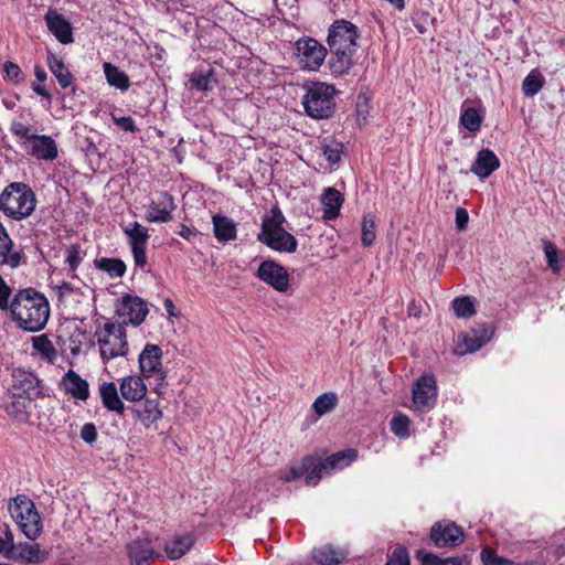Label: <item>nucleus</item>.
Listing matches in <instances>:
<instances>
[{
  "instance_id": "53",
  "label": "nucleus",
  "mask_w": 565,
  "mask_h": 565,
  "mask_svg": "<svg viewBox=\"0 0 565 565\" xmlns=\"http://www.w3.org/2000/svg\"><path fill=\"white\" fill-rule=\"evenodd\" d=\"M544 253L548 263V266L556 271L557 266V253L554 244L550 241H544Z\"/></svg>"
},
{
  "instance_id": "26",
  "label": "nucleus",
  "mask_w": 565,
  "mask_h": 565,
  "mask_svg": "<svg viewBox=\"0 0 565 565\" xmlns=\"http://www.w3.org/2000/svg\"><path fill=\"white\" fill-rule=\"evenodd\" d=\"M343 203L342 194L334 188H327L321 194V204L323 205V217L326 220L335 218Z\"/></svg>"
},
{
  "instance_id": "55",
  "label": "nucleus",
  "mask_w": 565,
  "mask_h": 565,
  "mask_svg": "<svg viewBox=\"0 0 565 565\" xmlns=\"http://www.w3.org/2000/svg\"><path fill=\"white\" fill-rule=\"evenodd\" d=\"M81 438L87 444H93L97 439L95 425L92 423L85 424L81 429Z\"/></svg>"
},
{
  "instance_id": "48",
  "label": "nucleus",
  "mask_w": 565,
  "mask_h": 565,
  "mask_svg": "<svg viewBox=\"0 0 565 565\" xmlns=\"http://www.w3.org/2000/svg\"><path fill=\"white\" fill-rule=\"evenodd\" d=\"M490 338H482L478 335H463V345L465 348L460 350V354H465L467 352H475L479 350L482 345H484Z\"/></svg>"
},
{
  "instance_id": "35",
  "label": "nucleus",
  "mask_w": 565,
  "mask_h": 565,
  "mask_svg": "<svg viewBox=\"0 0 565 565\" xmlns=\"http://www.w3.org/2000/svg\"><path fill=\"white\" fill-rule=\"evenodd\" d=\"M104 72L107 78V82L110 86H114L119 89H128L130 86L129 78L127 74L120 71L117 66H114L110 63L104 64Z\"/></svg>"
},
{
  "instance_id": "61",
  "label": "nucleus",
  "mask_w": 565,
  "mask_h": 565,
  "mask_svg": "<svg viewBox=\"0 0 565 565\" xmlns=\"http://www.w3.org/2000/svg\"><path fill=\"white\" fill-rule=\"evenodd\" d=\"M420 313L419 307L413 301L408 307V315L418 318Z\"/></svg>"
},
{
  "instance_id": "3",
  "label": "nucleus",
  "mask_w": 565,
  "mask_h": 565,
  "mask_svg": "<svg viewBox=\"0 0 565 565\" xmlns=\"http://www.w3.org/2000/svg\"><path fill=\"white\" fill-rule=\"evenodd\" d=\"M36 205L32 189L22 182H13L0 194V210L13 220H23L32 214Z\"/></svg>"
},
{
  "instance_id": "60",
  "label": "nucleus",
  "mask_w": 565,
  "mask_h": 565,
  "mask_svg": "<svg viewBox=\"0 0 565 565\" xmlns=\"http://www.w3.org/2000/svg\"><path fill=\"white\" fill-rule=\"evenodd\" d=\"M32 88H33V90H34L38 95H40V96H42V97H45V98H50V94H49V92H47L43 86L38 85V84H33Z\"/></svg>"
},
{
  "instance_id": "36",
  "label": "nucleus",
  "mask_w": 565,
  "mask_h": 565,
  "mask_svg": "<svg viewBox=\"0 0 565 565\" xmlns=\"http://www.w3.org/2000/svg\"><path fill=\"white\" fill-rule=\"evenodd\" d=\"M545 83L544 76L537 70H532L522 83V92L526 97L535 96Z\"/></svg>"
},
{
  "instance_id": "52",
  "label": "nucleus",
  "mask_w": 565,
  "mask_h": 565,
  "mask_svg": "<svg viewBox=\"0 0 565 565\" xmlns=\"http://www.w3.org/2000/svg\"><path fill=\"white\" fill-rule=\"evenodd\" d=\"M14 545L15 543L11 532H6L4 536L0 535V553H2L4 557L11 558Z\"/></svg>"
},
{
  "instance_id": "62",
  "label": "nucleus",
  "mask_w": 565,
  "mask_h": 565,
  "mask_svg": "<svg viewBox=\"0 0 565 565\" xmlns=\"http://www.w3.org/2000/svg\"><path fill=\"white\" fill-rule=\"evenodd\" d=\"M34 74H35V77L38 78V81H40V82H44L46 79L45 71L39 66L35 67Z\"/></svg>"
},
{
  "instance_id": "28",
  "label": "nucleus",
  "mask_w": 565,
  "mask_h": 565,
  "mask_svg": "<svg viewBox=\"0 0 565 565\" xmlns=\"http://www.w3.org/2000/svg\"><path fill=\"white\" fill-rule=\"evenodd\" d=\"M134 412L137 418L147 428L154 424L162 416L159 404L153 399H146L143 403L135 407Z\"/></svg>"
},
{
  "instance_id": "30",
  "label": "nucleus",
  "mask_w": 565,
  "mask_h": 565,
  "mask_svg": "<svg viewBox=\"0 0 565 565\" xmlns=\"http://www.w3.org/2000/svg\"><path fill=\"white\" fill-rule=\"evenodd\" d=\"M13 387L17 395H26L29 399H32L40 394L39 380L30 373L15 375Z\"/></svg>"
},
{
  "instance_id": "31",
  "label": "nucleus",
  "mask_w": 565,
  "mask_h": 565,
  "mask_svg": "<svg viewBox=\"0 0 565 565\" xmlns=\"http://www.w3.org/2000/svg\"><path fill=\"white\" fill-rule=\"evenodd\" d=\"M45 22L53 35H72L71 22L57 10L50 9L45 14Z\"/></svg>"
},
{
  "instance_id": "40",
  "label": "nucleus",
  "mask_w": 565,
  "mask_h": 565,
  "mask_svg": "<svg viewBox=\"0 0 565 565\" xmlns=\"http://www.w3.org/2000/svg\"><path fill=\"white\" fill-rule=\"evenodd\" d=\"M452 309L459 318H470L476 313L475 303L468 296L455 298Z\"/></svg>"
},
{
  "instance_id": "16",
  "label": "nucleus",
  "mask_w": 565,
  "mask_h": 565,
  "mask_svg": "<svg viewBox=\"0 0 565 565\" xmlns=\"http://www.w3.org/2000/svg\"><path fill=\"white\" fill-rule=\"evenodd\" d=\"M118 312L122 317H127L128 321L134 326H139L143 322L147 313V303L139 297L125 296L118 308Z\"/></svg>"
},
{
  "instance_id": "37",
  "label": "nucleus",
  "mask_w": 565,
  "mask_h": 565,
  "mask_svg": "<svg viewBox=\"0 0 565 565\" xmlns=\"http://www.w3.org/2000/svg\"><path fill=\"white\" fill-rule=\"evenodd\" d=\"M95 266L114 278L124 276L126 271L125 263L118 258L103 257L95 260Z\"/></svg>"
},
{
  "instance_id": "51",
  "label": "nucleus",
  "mask_w": 565,
  "mask_h": 565,
  "mask_svg": "<svg viewBox=\"0 0 565 565\" xmlns=\"http://www.w3.org/2000/svg\"><path fill=\"white\" fill-rule=\"evenodd\" d=\"M4 79L18 84L23 81L20 66L13 62H6L3 65Z\"/></svg>"
},
{
  "instance_id": "21",
  "label": "nucleus",
  "mask_w": 565,
  "mask_h": 565,
  "mask_svg": "<svg viewBox=\"0 0 565 565\" xmlns=\"http://www.w3.org/2000/svg\"><path fill=\"white\" fill-rule=\"evenodd\" d=\"M49 557V553L40 548V545L34 543H18L14 545L11 554V559L25 561L28 563H41Z\"/></svg>"
},
{
  "instance_id": "32",
  "label": "nucleus",
  "mask_w": 565,
  "mask_h": 565,
  "mask_svg": "<svg viewBox=\"0 0 565 565\" xmlns=\"http://www.w3.org/2000/svg\"><path fill=\"white\" fill-rule=\"evenodd\" d=\"M47 66L53 75L56 77L58 84L66 88L72 84L73 76L63 61L54 55L51 51L47 52Z\"/></svg>"
},
{
  "instance_id": "13",
  "label": "nucleus",
  "mask_w": 565,
  "mask_h": 565,
  "mask_svg": "<svg viewBox=\"0 0 565 565\" xmlns=\"http://www.w3.org/2000/svg\"><path fill=\"white\" fill-rule=\"evenodd\" d=\"M124 233L129 238L136 266L145 267L147 264L146 248L149 239L148 228L139 222H132L124 228Z\"/></svg>"
},
{
  "instance_id": "42",
  "label": "nucleus",
  "mask_w": 565,
  "mask_h": 565,
  "mask_svg": "<svg viewBox=\"0 0 565 565\" xmlns=\"http://www.w3.org/2000/svg\"><path fill=\"white\" fill-rule=\"evenodd\" d=\"M375 216L367 214L362 221V244L364 246H371L375 241Z\"/></svg>"
},
{
  "instance_id": "38",
  "label": "nucleus",
  "mask_w": 565,
  "mask_h": 565,
  "mask_svg": "<svg viewBox=\"0 0 565 565\" xmlns=\"http://www.w3.org/2000/svg\"><path fill=\"white\" fill-rule=\"evenodd\" d=\"M313 466V458L312 457H306L302 459L301 463L298 466H291L287 470H284L279 475V479L284 482H289L292 480L300 479L302 476H305L309 469Z\"/></svg>"
},
{
  "instance_id": "47",
  "label": "nucleus",
  "mask_w": 565,
  "mask_h": 565,
  "mask_svg": "<svg viewBox=\"0 0 565 565\" xmlns=\"http://www.w3.org/2000/svg\"><path fill=\"white\" fill-rule=\"evenodd\" d=\"M385 565H411L409 554L404 545H398L388 555V559Z\"/></svg>"
},
{
  "instance_id": "58",
  "label": "nucleus",
  "mask_w": 565,
  "mask_h": 565,
  "mask_svg": "<svg viewBox=\"0 0 565 565\" xmlns=\"http://www.w3.org/2000/svg\"><path fill=\"white\" fill-rule=\"evenodd\" d=\"M469 222V214L463 207L456 210V226L459 231L466 230Z\"/></svg>"
},
{
  "instance_id": "9",
  "label": "nucleus",
  "mask_w": 565,
  "mask_h": 565,
  "mask_svg": "<svg viewBox=\"0 0 565 565\" xmlns=\"http://www.w3.org/2000/svg\"><path fill=\"white\" fill-rule=\"evenodd\" d=\"M299 63L310 71L317 70L324 61L327 50L316 38H299L296 42Z\"/></svg>"
},
{
  "instance_id": "24",
  "label": "nucleus",
  "mask_w": 565,
  "mask_h": 565,
  "mask_svg": "<svg viewBox=\"0 0 565 565\" xmlns=\"http://www.w3.org/2000/svg\"><path fill=\"white\" fill-rule=\"evenodd\" d=\"M347 556L342 548H337L333 545L326 544L312 550V558L319 565H338Z\"/></svg>"
},
{
  "instance_id": "59",
  "label": "nucleus",
  "mask_w": 565,
  "mask_h": 565,
  "mask_svg": "<svg viewBox=\"0 0 565 565\" xmlns=\"http://www.w3.org/2000/svg\"><path fill=\"white\" fill-rule=\"evenodd\" d=\"M180 230L178 231V234L185 238V239H190L191 236H193L195 234L194 230L184 225V224H180Z\"/></svg>"
},
{
  "instance_id": "45",
  "label": "nucleus",
  "mask_w": 565,
  "mask_h": 565,
  "mask_svg": "<svg viewBox=\"0 0 565 565\" xmlns=\"http://www.w3.org/2000/svg\"><path fill=\"white\" fill-rule=\"evenodd\" d=\"M10 131L18 138L25 139L28 142H31L36 134L33 132V129L30 125L23 124L18 120H13L10 125Z\"/></svg>"
},
{
  "instance_id": "7",
  "label": "nucleus",
  "mask_w": 565,
  "mask_h": 565,
  "mask_svg": "<svg viewBox=\"0 0 565 565\" xmlns=\"http://www.w3.org/2000/svg\"><path fill=\"white\" fill-rule=\"evenodd\" d=\"M332 53L330 66L337 74L348 73L353 65V55L356 52L355 38H327Z\"/></svg>"
},
{
  "instance_id": "18",
  "label": "nucleus",
  "mask_w": 565,
  "mask_h": 565,
  "mask_svg": "<svg viewBox=\"0 0 565 565\" xmlns=\"http://www.w3.org/2000/svg\"><path fill=\"white\" fill-rule=\"evenodd\" d=\"M499 167L500 160L497 154L492 150L486 148L481 149L477 153L476 160L473 161L470 170L480 179H486Z\"/></svg>"
},
{
  "instance_id": "23",
  "label": "nucleus",
  "mask_w": 565,
  "mask_h": 565,
  "mask_svg": "<svg viewBox=\"0 0 565 565\" xmlns=\"http://www.w3.org/2000/svg\"><path fill=\"white\" fill-rule=\"evenodd\" d=\"M99 394L105 408L122 415L125 405L119 397L117 386L114 382H104L99 386Z\"/></svg>"
},
{
  "instance_id": "34",
  "label": "nucleus",
  "mask_w": 565,
  "mask_h": 565,
  "mask_svg": "<svg viewBox=\"0 0 565 565\" xmlns=\"http://www.w3.org/2000/svg\"><path fill=\"white\" fill-rule=\"evenodd\" d=\"M33 349L41 354L43 359L49 361L50 363H54L57 358V351L53 344V342L49 339L46 334H41L32 338Z\"/></svg>"
},
{
  "instance_id": "46",
  "label": "nucleus",
  "mask_w": 565,
  "mask_h": 565,
  "mask_svg": "<svg viewBox=\"0 0 565 565\" xmlns=\"http://www.w3.org/2000/svg\"><path fill=\"white\" fill-rule=\"evenodd\" d=\"M356 26L347 20H335L329 28L328 35H356Z\"/></svg>"
},
{
  "instance_id": "50",
  "label": "nucleus",
  "mask_w": 565,
  "mask_h": 565,
  "mask_svg": "<svg viewBox=\"0 0 565 565\" xmlns=\"http://www.w3.org/2000/svg\"><path fill=\"white\" fill-rule=\"evenodd\" d=\"M84 255L85 253L78 245H71L66 249V263L68 264L71 270H75L78 267L83 260Z\"/></svg>"
},
{
  "instance_id": "63",
  "label": "nucleus",
  "mask_w": 565,
  "mask_h": 565,
  "mask_svg": "<svg viewBox=\"0 0 565 565\" xmlns=\"http://www.w3.org/2000/svg\"><path fill=\"white\" fill-rule=\"evenodd\" d=\"M554 555L557 559L562 558L565 556V544H561L558 545L555 550H554Z\"/></svg>"
},
{
  "instance_id": "6",
  "label": "nucleus",
  "mask_w": 565,
  "mask_h": 565,
  "mask_svg": "<svg viewBox=\"0 0 565 565\" xmlns=\"http://www.w3.org/2000/svg\"><path fill=\"white\" fill-rule=\"evenodd\" d=\"M99 352L103 361L124 356L128 351L126 339V329L122 324L107 322L104 328L97 332Z\"/></svg>"
},
{
  "instance_id": "33",
  "label": "nucleus",
  "mask_w": 565,
  "mask_h": 565,
  "mask_svg": "<svg viewBox=\"0 0 565 565\" xmlns=\"http://www.w3.org/2000/svg\"><path fill=\"white\" fill-rule=\"evenodd\" d=\"M194 540L190 534L175 536L166 543V553L170 559L182 557L193 545Z\"/></svg>"
},
{
  "instance_id": "54",
  "label": "nucleus",
  "mask_w": 565,
  "mask_h": 565,
  "mask_svg": "<svg viewBox=\"0 0 565 565\" xmlns=\"http://www.w3.org/2000/svg\"><path fill=\"white\" fill-rule=\"evenodd\" d=\"M11 292H12L11 288L0 276V309L1 310H8L9 303H10L9 298L11 296Z\"/></svg>"
},
{
  "instance_id": "27",
  "label": "nucleus",
  "mask_w": 565,
  "mask_h": 565,
  "mask_svg": "<svg viewBox=\"0 0 565 565\" xmlns=\"http://www.w3.org/2000/svg\"><path fill=\"white\" fill-rule=\"evenodd\" d=\"M128 555L132 565H142L154 556L148 540H135L128 545Z\"/></svg>"
},
{
  "instance_id": "1",
  "label": "nucleus",
  "mask_w": 565,
  "mask_h": 565,
  "mask_svg": "<svg viewBox=\"0 0 565 565\" xmlns=\"http://www.w3.org/2000/svg\"><path fill=\"white\" fill-rule=\"evenodd\" d=\"M8 309L18 327L29 332L42 330L50 318L49 300L33 288L19 290Z\"/></svg>"
},
{
  "instance_id": "11",
  "label": "nucleus",
  "mask_w": 565,
  "mask_h": 565,
  "mask_svg": "<svg viewBox=\"0 0 565 565\" xmlns=\"http://www.w3.org/2000/svg\"><path fill=\"white\" fill-rule=\"evenodd\" d=\"M412 394L413 403L417 411H430L434 407L437 398V386L434 375H422L414 384Z\"/></svg>"
},
{
  "instance_id": "12",
  "label": "nucleus",
  "mask_w": 565,
  "mask_h": 565,
  "mask_svg": "<svg viewBox=\"0 0 565 565\" xmlns=\"http://www.w3.org/2000/svg\"><path fill=\"white\" fill-rule=\"evenodd\" d=\"M256 276L279 292L289 288L287 269L275 260L267 259L259 265Z\"/></svg>"
},
{
  "instance_id": "14",
  "label": "nucleus",
  "mask_w": 565,
  "mask_h": 565,
  "mask_svg": "<svg viewBox=\"0 0 565 565\" xmlns=\"http://www.w3.org/2000/svg\"><path fill=\"white\" fill-rule=\"evenodd\" d=\"M430 539L437 547H455L462 543L463 531L452 522H437L430 529Z\"/></svg>"
},
{
  "instance_id": "64",
  "label": "nucleus",
  "mask_w": 565,
  "mask_h": 565,
  "mask_svg": "<svg viewBox=\"0 0 565 565\" xmlns=\"http://www.w3.org/2000/svg\"><path fill=\"white\" fill-rule=\"evenodd\" d=\"M20 403H15L13 402L10 406L7 407V412L10 414V415H14V416H18V406H19Z\"/></svg>"
},
{
  "instance_id": "8",
  "label": "nucleus",
  "mask_w": 565,
  "mask_h": 565,
  "mask_svg": "<svg viewBox=\"0 0 565 565\" xmlns=\"http://www.w3.org/2000/svg\"><path fill=\"white\" fill-rule=\"evenodd\" d=\"M355 457V450L350 449L347 451H338L319 462H316L313 459V466L306 476V484L316 486L322 477L329 475L334 469H343L353 461Z\"/></svg>"
},
{
  "instance_id": "56",
  "label": "nucleus",
  "mask_w": 565,
  "mask_h": 565,
  "mask_svg": "<svg viewBox=\"0 0 565 565\" xmlns=\"http://www.w3.org/2000/svg\"><path fill=\"white\" fill-rule=\"evenodd\" d=\"M191 83L196 89L202 90V92L207 90L210 88L209 75H204V74L194 75L191 78Z\"/></svg>"
},
{
  "instance_id": "10",
  "label": "nucleus",
  "mask_w": 565,
  "mask_h": 565,
  "mask_svg": "<svg viewBox=\"0 0 565 565\" xmlns=\"http://www.w3.org/2000/svg\"><path fill=\"white\" fill-rule=\"evenodd\" d=\"M162 350L157 344H146L139 354V367L145 377L156 376L157 385L166 383V373L161 367Z\"/></svg>"
},
{
  "instance_id": "20",
  "label": "nucleus",
  "mask_w": 565,
  "mask_h": 565,
  "mask_svg": "<svg viewBox=\"0 0 565 565\" xmlns=\"http://www.w3.org/2000/svg\"><path fill=\"white\" fill-rule=\"evenodd\" d=\"M62 385L66 393L73 397L86 401L89 396L88 382L82 379L75 371L68 370L62 379Z\"/></svg>"
},
{
  "instance_id": "44",
  "label": "nucleus",
  "mask_w": 565,
  "mask_h": 565,
  "mask_svg": "<svg viewBox=\"0 0 565 565\" xmlns=\"http://www.w3.org/2000/svg\"><path fill=\"white\" fill-rule=\"evenodd\" d=\"M343 145L335 140L323 142L322 150L327 160L331 164H337L341 161Z\"/></svg>"
},
{
  "instance_id": "4",
  "label": "nucleus",
  "mask_w": 565,
  "mask_h": 565,
  "mask_svg": "<svg viewBox=\"0 0 565 565\" xmlns=\"http://www.w3.org/2000/svg\"><path fill=\"white\" fill-rule=\"evenodd\" d=\"M10 515L31 541H35L43 531L42 518L34 502L26 494H18L8 503Z\"/></svg>"
},
{
  "instance_id": "57",
  "label": "nucleus",
  "mask_w": 565,
  "mask_h": 565,
  "mask_svg": "<svg viewBox=\"0 0 565 565\" xmlns=\"http://www.w3.org/2000/svg\"><path fill=\"white\" fill-rule=\"evenodd\" d=\"M114 122L126 131L135 132L137 127L131 117H113Z\"/></svg>"
},
{
  "instance_id": "22",
  "label": "nucleus",
  "mask_w": 565,
  "mask_h": 565,
  "mask_svg": "<svg viewBox=\"0 0 565 565\" xmlns=\"http://www.w3.org/2000/svg\"><path fill=\"white\" fill-rule=\"evenodd\" d=\"M121 397L129 402H139L147 394V387L141 377L129 375L120 382Z\"/></svg>"
},
{
  "instance_id": "49",
  "label": "nucleus",
  "mask_w": 565,
  "mask_h": 565,
  "mask_svg": "<svg viewBox=\"0 0 565 565\" xmlns=\"http://www.w3.org/2000/svg\"><path fill=\"white\" fill-rule=\"evenodd\" d=\"M481 559L484 565H510L512 562L505 557L498 556L494 550L486 547L481 552Z\"/></svg>"
},
{
  "instance_id": "39",
  "label": "nucleus",
  "mask_w": 565,
  "mask_h": 565,
  "mask_svg": "<svg viewBox=\"0 0 565 565\" xmlns=\"http://www.w3.org/2000/svg\"><path fill=\"white\" fill-rule=\"evenodd\" d=\"M482 117L473 107L466 108L460 116V124L469 131L476 132L480 129Z\"/></svg>"
},
{
  "instance_id": "25",
  "label": "nucleus",
  "mask_w": 565,
  "mask_h": 565,
  "mask_svg": "<svg viewBox=\"0 0 565 565\" xmlns=\"http://www.w3.org/2000/svg\"><path fill=\"white\" fill-rule=\"evenodd\" d=\"M213 231L218 242L233 241L237 236L235 222L224 215L215 214L212 217Z\"/></svg>"
},
{
  "instance_id": "29",
  "label": "nucleus",
  "mask_w": 565,
  "mask_h": 565,
  "mask_svg": "<svg viewBox=\"0 0 565 565\" xmlns=\"http://www.w3.org/2000/svg\"><path fill=\"white\" fill-rule=\"evenodd\" d=\"M415 557L420 562V565H470V559L466 555L443 558L434 553L419 550L416 552Z\"/></svg>"
},
{
  "instance_id": "41",
  "label": "nucleus",
  "mask_w": 565,
  "mask_h": 565,
  "mask_svg": "<svg viewBox=\"0 0 565 565\" xmlns=\"http://www.w3.org/2000/svg\"><path fill=\"white\" fill-rule=\"evenodd\" d=\"M337 395L334 393H324L318 396L312 405L318 415H324L331 412L337 406Z\"/></svg>"
},
{
  "instance_id": "2",
  "label": "nucleus",
  "mask_w": 565,
  "mask_h": 565,
  "mask_svg": "<svg viewBox=\"0 0 565 565\" xmlns=\"http://www.w3.org/2000/svg\"><path fill=\"white\" fill-rule=\"evenodd\" d=\"M285 215L277 206L270 209L262 220V228L257 235L258 242L279 253H294L297 250L296 237L284 228Z\"/></svg>"
},
{
  "instance_id": "19",
  "label": "nucleus",
  "mask_w": 565,
  "mask_h": 565,
  "mask_svg": "<svg viewBox=\"0 0 565 565\" xmlns=\"http://www.w3.org/2000/svg\"><path fill=\"white\" fill-rule=\"evenodd\" d=\"M29 152L31 156L42 160H54L57 157V146L52 137L46 135H36L29 142Z\"/></svg>"
},
{
  "instance_id": "5",
  "label": "nucleus",
  "mask_w": 565,
  "mask_h": 565,
  "mask_svg": "<svg viewBox=\"0 0 565 565\" xmlns=\"http://www.w3.org/2000/svg\"><path fill=\"white\" fill-rule=\"evenodd\" d=\"M335 88L324 83H315L310 86L303 97L306 113L316 119L328 118L334 110Z\"/></svg>"
},
{
  "instance_id": "17",
  "label": "nucleus",
  "mask_w": 565,
  "mask_h": 565,
  "mask_svg": "<svg viewBox=\"0 0 565 565\" xmlns=\"http://www.w3.org/2000/svg\"><path fill=\"white\" fill-rule=\"evenodd\" d=\"M13 241L0 223V266L6 265L10 268L20 266L23 254L20 250L13 249Z\"/></svg>"
},
{
  "instance_id": "15",
  "label": "nucleus",
  "mask_w": 565,
  "mask_h": 565,
  "mask_svg": "<svg viewBox=\"0 0 565 565\" xmlns=\"http://www.w3.org/2000/svg\"><path fill=\"white\" fill-rule=\"evenodd\" d=\"M175 207L174 198L168 192H162L158 200H152L148 205L146 220L150 223L170 222Z\"/></svg>"
},
{
  "instance_id": "43",
  "label": "nucleus",
  "mask_w": 565,
  "mask_h": 565,
  "mask_svg": "<svg viewBox=\"0 0 565 565\" xmlns=\"http://www.w3.org/2000/svg\"><path fill=\"white\" fill-rule=\"evenodd\" d=\"M392 431L399 438L409 436V418L404 414L394 415L391 420Z\"/></svg>"
}]
</instances>
